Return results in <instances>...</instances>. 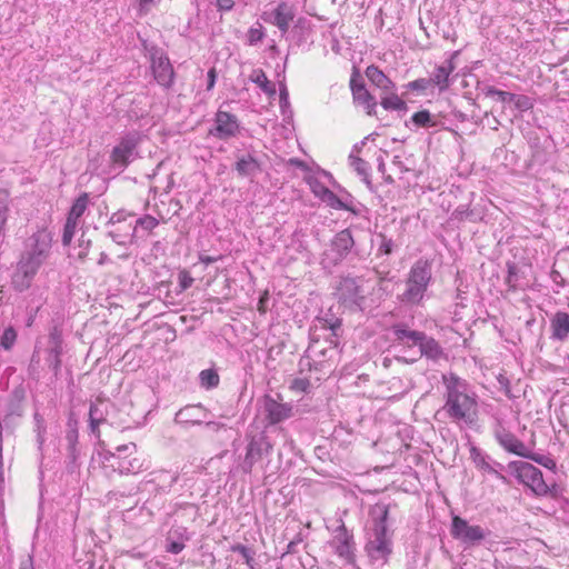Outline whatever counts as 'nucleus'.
I'll return each instance as SVG.
<instances>
[{"label":"nucleus","mask_w":569,"mask_h":569,"mask_svg":"<svg viewBox=\"0 0 569 569\" xmlns=\"http://www.w3.org/2000/svg\"><path fill=\"white\" fill-rule=\"evenodd\" d=\"M446 402L442 410L456 422L471 426L478 416L476 396L468 392V383L455 373L442 375Z\"/></svg>","instance_id":"obj_1"},{"label":"nucleus","mask_w":569,"mask_h":569,"mask_svg":"<svg viewBox=\"0 0 569 569\" xmlns=\"http://www.w3.org/2000/svg\"><path fill=\"white\" fill-rule=\"evenodd\" d=\"M389 511L390 505L383 502L376 503L370 510L373 528L372 536L366 545V550L368 556L376 561H386L392 552L391 536L387 528Z\"/></svg>","instance_id":"obj_2"},{"label":"nucleus","mask_w":569,"mask_h":569,"mask_svg":"<svg viewBox=\"0 0 569 569\" xmlns=\"http://www.w3.org/2000/svg\"><path fill=\"white\" fill-rule=\"evenodd\" d=\"M432 280V266L428 260L419 259L410 268L405 281L406 289L398 300L406 306H420Z\"/></svg>","instance_id":"obj_3"},{"label":"nucleus","mask_w":569,"mask_h":569,"mask_svg":"<svg viewBox=\"0 0 569 569\" xmlns=\"http://www.w3.org/2000/svg\"><path fill=\"white\" fill-rule=\"evenodd\" d=\"M52 244V237L46 229L38 230L26 241V248L19 262L38 272L48 259Z\"/></svg>","instance_id":"obj_4"},{"label":"nucleus","mask_w":569,"mask_h":569,"mask_svg":"<svg viewBox=\"0 0 569 569\" xmlns=\"http://www.w3.org/2000/svg\"><path fill=\"white\" fill-rule=\"evenodd\" d=\"M137 452V446L133 442L116 447V451H106L102 453L106 468L119 473H138L143 470V461L133 457Z\"/></svg>","instance_id":"obj_5"},{"label":"nucleus","mask_w":569,"mask_h":569,"mask_svg":"<svg viewBox=\"0 0 569 569\" xmlns=\"http://www.w3.org/2000/svg\"><path fill=\"white\" fill-rule=\"evenodd\" d=\"M507 467L516 479L536 496L543 497L549 493L550 488L543 480L541 470L533 465L526 461H510Z\"/></svg>","instance_id":"obj_6"},{"label":"nucleus","mask_w":569,"mask_h":569,"mask_svg":"<svg viewBox=\"0 0 569 569\" xmlns=\"http://www.w3.org/2000/svg\"><path fill=\"white\" fill-rule=\"evenodd\" d=\"M363 283L365 279L362 277H341L336 288L338 301L342 302L348 308L362 309V305L366 301Z\"/></svg>","instance_id":"obj_7"},{"label":"nucleus","mask_w":569,"mask_h":569,"mask_svg":"<svg viewBox=\"0 0 569 569\" xmlns=\"http://www.w3.org/2000/svg\"><path fill=\"white\" fill-rule=\"evenodd\" d=\"M450 533L453 539L461 543L473 547L479 546L490 536V530L479 525H471L468 520L453 516L451 520Z\"/></svg>","instance_id":"obj_8"},{"label":"nucleus","mask_w":569,"mask_h":569,"mask_svg":"<svg viewBox=\"0 0 569 569\" xmlns=\"http://www.w3.org/2000/svg\"><path fill=\"white\" fill-rule=\"evenodd\" d=\"M148 52L154 80L166 89L171 88L174 82V70L169 57L156 46L148 48Z\"/></svg>","instance_id":"obj_9"},{"label":"nucleus","mask_w":569,"mask_h":569,"mask_svg":"<svg viewBox=\"0 0 569 569\" xmlns=\"http://www.w3.org/2000/svg\"><path fill=\"white\" fill-rule=\"evenodd\" d=\"M139 137L137 133H127L113 147L110 161L114 168L124 169L137 156Z\"/></svg>","instance_id":"obj_10"},{"label":"nucleus","mask_w":569,"mask_h":569,"mask_svg":"<svg viewBox=\"0 0 569 569\" xmlns=\"http://www.w3.org/2000/svg\"><path fill=\"white\" fill-rule=\"evenodd\" d=\"M272 451V445L263 435L252 437L247 446L246 456L240 465L244 473H250L254 463Z\"/></svg>","instance_id":"obj_11"},{"label":"nucleus","mask_w":569,"mask_h":569,"mask_svg":"<svg viewBox=\"0 0 569 569\" xmlns=\"http://www.w3.org/2000/svg\"><path fill=\"white\" fill-rule=\"evenodd\" d=\"M216 127L210 130V134L224 140L234 137L239 131V122L234 114L218 110L216 113Z\"/></svg>","instance_id":"obj_12"},{"label":"nucleus","mask_w":569,"mask_h":569,"mask_svg":"<svg viewBox=\"0 0 569 569\" xmlns=\"http://www.w3.org/2000/svg\"><path fill=\"white\" fill-rule=\"evenodd\" d=\"M26 398L24 390L21 387L13 389L7 402V412L2 419L4 428L13 432L14 418H20L23 415V401Z\"/></svg>","instance_id":"obj_13"},{"label":"nucleus","mask_w":569,"mask_h":569,"mask_svg":"<svg viewBox=\"0 0 569 569\" xmlns=\"http://www.w3.org/2000/svg\"><path fill=\"white\" fill-rule=\"evenodd\" d=\"M493 436L497 442L508 452L519 457L527 456L526 445L519 440L512 432L507 430L500 422L493 429Z\"/></svg>","instance_id":"obj_14"},{"label":"nucleus","mask_w":569,"mask_h":569,"mask_svg":"<svg viewBox=\"0 0 569 569\" xmlns=\"http://www.w3.org/2000/svg\"><path fill=\"white\" fill-rule=\"evenodd\" d=\"M264 412L267 420L271 425L279 423L292 416V406L282 403L270 396L264 397Z\"/></svg>","instance_id":"obj_15"},{"label":"nucleus","mask_w":569,"mask_h":569,"mask_svg":"<svg viewBox=\"0 0 569 569\" xmlns=\"http://www.w3.org/2000/svg\"><path fill=\"white\" fill-rule=\"evenodd\" d=\"M458 54L459 51H455L450 59H448L443 64L435 68L431 77L429 78L431 86L437 87L440 92L446 91L450 87V74L456 69L453 59Z\"/></svg>","instance_id":"obj_16"},{"label":"nucleus","mask_w":569,"mask_h":569,"mask_svg":"<svg viewBox=\"0 0 569 569\" xmlns=\"http://www.w3.org/2000/svg\"><path fill=\"white\" fill-rule=\"evenodd\" d=\"M112 408V405L103 399H97L91 403L89 410V423L90 430L93 435L99 437V426L107 421L109 409Z\"/></svg>","instance_id":"obj_17"},{"label":"nucleus","mask_w":569,"mask_h":569,"mask_svg":"<svg viewBox=\"0 0 569 569\" xmlns=\"http://www.w3.org/2000/svg\"><path fill=\"white\" fill-rule=\"evenodd\" d=\"M207 416V410L201 405H188L181 408L174 416L177 425H201Z\"/></svg>","instance_id":"obj_18"},{"label":"nucleus","mask_w":569,"mask_h":569,"mask_svg":"<svg viewBox=\"0 0 569 569\" xmlns=\"http://www.w3.org/2000/svg\"><path fill=\"white\" fill-rule=\"evenodd\" d=\"M332 545L340 558L347 561L353 560L352 536L348 532L343 523L338 527Z\"/></svg>","instance_id":"obj_19"},{"label":"nucleus","mask_w":569,"mask_h":569,"mask_svg":"<svg viewBox=\"0 0 569 569\" xmlns=\"http://www.w3.org/2000/svg\"><path fill=\"white\" fill-rule=\"evenodd\" d=\"M295 9L287 2H281L272 11L271 23L277 26L281 33L284 34L288 32L290 23L295 19Z\"/></svg>","instance_id":"obj_20"},{"label":"nucleus","mask_w":569,"mask_h":569,"mask_svg":"<svg viewBox=\"0 0 569 569\" xmlns=\"http://www.w3.org/2000/svg\"><path fill=\"white\" fill-rule=\"evenodd\" d=\"M37 271L30 269L18 262L17 269L12 274V287L16 291L22 292L31 287L34 276Z\"/></svg>","instance_id":"obj_21"},{"label":"nucleus","mask_w":569,"mask_h":569,"mask_svg":"<svg viewBox=\"0 0 569 569\" xmlns=\"http://www.w3.org/2000/svg\"><path fill=\"white\" fill-rule=\"evenodd\" d=\"M355 246V240L349 229L338 232L331 241V247L337 253V259H343Z\"/></svg>","instance_id":"obj_22"},{"label":"nucleus","mask_w":569,"mask_h":569,"mask_svg":"<svg viewBox=\"0 0 569 569\" xmlns=\"http://www.w3.org/2000/svg\"><path fill=\"white\" fill-rule=\"evenodd\" d=\"M551 338L565 341L569 335V313L558 311L550 320Z\"/></svg>","instance_id":"obj_23"},{"label":"nucleus","mask_w":569,"mask_h":569,"mask_svg":"<svg viewBox=\"0 0 569 569\" xmlns=\"http://www.w3.org/2000/svg\"><path fill=\"white\" fill-rule=\"evenodd\" d=\"M420 356L426 357L429 360L438 361L446 358V353L440 343L432 337L425 335L423 339L418 345Z\"/></svg>","instance_id":"obj_24"},{"label":"nucleus","mask_w":569,"mask_h":569,"mask_svg":"<svg viewBox=\"0 0 569 569\" xmlns=\"http://www.w3.org/2000/svg\"><path fill=\"white\" fill-rule=\"evenodd\" d=\"M317 322L320 325L321 329L330 330L329 342L332 346L338 345L339 331L341 329L342 320L336 317L333 313L327 312L322 317L317 318Z\"/></svg>","instance_id":"obj_25"},{"label":"nucleus","mask_w":569,"mask_h":569,"mask_svg":"<svg viewBox=\"0 0 569 569\" xmlns=\"http://www.w3.org/2000/svg\"><path fill=\"white\" fill-rule=\"evenodd\" d=\"M366 77L377 88L381 89L382 93L396 89L392 82L377 66L371 64L366 69Z\"/></svg>","instance_id":"obj_26"},{"label":"nucleus","mask_w":569,"mask_h":569,"mask_svg":"<svg viewBox=\"0 0 569 569\" xmlns=\"http://www.w3.org/2000/svg\"><path fill=\"white\" fill-rule=\"evenodd\" d=\"M236 170L241 177H254L261 171L259 161L251 154L243 156L236 162Z\"/></svg>","instance_id":"obj_27"},{"label":"nucleus","mask_w":569,"mask_h":569,"mask_svg":"<svg viewBox=\"0 0 569 569\" xmlns=\"http://www.w3.org/2000/svg\"><path fill=\"white\" fill-rule=\"evenodd\" d=\"M352 97L356 103L362 104L366 108L367 114H376L377 101L366 88H358L353 90Z\"/></svg>","instance_id":"obj_28"},{"label":"nucleus","mask_w":569,"mask_h":569,"mask_svg":"<svg viewBox=\"0 0 569 569\" xmlns=\"http://www.w3.org/2000/svg\"><path fill=\"white\" fill-rule=\"evenodd\" d=\"M471 457H472L473 462L477 466V468H479V469H481V470H483V471H486L488 473L493 475L495 477H497L502 482H508L507 478L502 473H500L497 469H495L487 461V457L483 456L477 448H472L471 449Z\"/></svg>","instance_id":"obj_29"},{"label":"nucleus","mask_w":569,"mask_h":569,"mask_svg":"<svg viewBox=\"0 0 569 569\" xmlns=\"http://www.w3.org/2000/svg\"><path fill=\"white\" fill-rule=\"evenodd\" d=\"M393 333L396 336L397 341H411L412 346H418L426 335L422 331L409 330L401 326H395Z\"/></svg>","instance_id":"obj_30"},{"label":"nucleus","mask_w":569,"mask_h":569,"mask_svg":"<svg viewBox=\"0 0 569 569\" xmlns=\"http://www.w3.org/2000/svg\"><path fill=\"white\" fill-rule=\"evenodd\" d=\"M381 106L386 110L407 111V103L395 92L390 90L381 94Z\"/></svg>","instance_id":"obj_31"},{"label":"nucleus","mask_w":569,"mask_h":569,"mask_svg":"<svg viewBox=\"0 0 569 569\" xmlns=\"http://www.w3.org/2000/svg\"><path fill=\"white\" fill-rule=\"evenodd\" d=\"M133 224L132 222H129L126 226H118V228L110 230L108 236L117 244L126 246L129 239L133 236Z\"/></svg>","instance_id":"obj_32"},{"label":"nucleus","mask_w":569,"mask_h":569,"mask_svg":"<svg viewBox=\"0 0 569 569\" xmlns=\"http://www.w3.org/2000/svg\"><path fill=\"white\" fill-rule=\"evenodd\" d=\"M66 440L68 442L67 446V459L68 465L76 466L79 457V449L77 447L78 443V432L77 430H69L66 435Z\"/></svg>","instance_id":"obj_33"},{"label":"nucleus","mask_w":569,"mask_h":569,"mask_svg":"<svg viewBox=\"0 0 569 569\" xmlns=\"http://www.w3.org/2000/svg\"><path fill=\"white\" fill-rule=\"evenodd\" d=\"M250 80L256 83L264 93L274 94L276 87L271 83L262 69H256L250 74Z\"/></svg>","instance_id":"obj_34"},{"label":"nucleus","mask_w":569,"mask_h":569,"mask_svg":"<svg viewBox=\"0 0 569 569\" xmlns=\"http://www.w3.org/2000/svg\"><path fill=\"white\" fill-rule=\"evenodd\" d=\"M350 164L355 169V171L362 178V181L371 188V181H370V166L367 161L363 159L353 156L352 153L349 156Z\"/></svg>","instance_id":"obj_35"},{"label":"nucleus","mask_w":569,"mask_h":569,"mask_svg":"<svg viewBox=\"0 0 569 569\" xmlns=\"http://www.w3.org/2000/svg\"><path fill=\"white\" fill-rule=\"evenodd\" d=\"M88 201L89 197L87 193H82L81 196H79L73 202L72 207L70 208L67 219L78 222L79 218L84 213L87 209Z\"/></svg>","instance_id":"obj_36"},{"label":"nucleus","mask_w":569,"mask_h":569,"mask_svg":"<svg viewBox=\"0 0 569 569\" xmlns=\"http://www.w3.org/2000/svg\"><path fill=\"white\" fill-rule=\"evenodd\" d=\"M200 385L206 389L216 388L219 385L220 378L214 369H206L199 373Z\"/></svg>","instance_id":"obj_37"},{"label":"nucleus","mask_w":569,"mask_h":569,"mask_svg":"<svg viewBox=\"0 0 569 569\" xmlns=\"http://www.w3.org/2000/svg\"><path fill=\"white\" fill-rule=\"evenodd\" d=\"M17 338L18 332L12 326L4 328L3 332L0 335L1 348L6 351H10L13 348Z\"/></svg>","instance_id":"obj_38"},{"label":"nucleus","mask_w":569,"mask_h":569,"mask_svg":"<svg viewBox=\"0 0 569 569\" xmlns=\"http://www.w3.org/2000/svg\"><path fill=\"white\" fill-rule=\"evenodd\" d=\"M482 90L486 97L496 98L498 101L501 102H512L516 99L515 93L496 89L492 86H487Z\"/></svg>","instance_id":"obj_39"},{"label":"nucleus","mask_w":569,"mask_h":569,"mask_svg":"<svg viewBox=\"0 0 569 569\" xmlns=\"http://www.w3.org/2000/svg\"><path fill=\"white\" fill-rule=\"evenodd\" d=\"M411 121L417 126L421 128H430L435 127L437 122L433 120V117L428 110H421L411 117Z\"/></svg>","instance_id":"obj_40"},{"label":"nucleus","mask_w":569,"mask_h":569,"mask_svg":"<svg viewBox=\"0 0 569 569\" xmlns=\"http://www.w3.org/2000/svg\"><path fill=\"white\" fill-rule=\"evenodd\" d=\"M522 458L530 459V460L537 462L538 465H540L549 470H552V471L556 470V468H557V463L551 457L531 452L528 448H527V456H522Z\"/></svg>","instance_id":"obj_41"},{"label":"nucleus","mask_w":569,"mask_h":569,"mask_svg":"<svg viewBox=\"0 0 569 569\" xmlns=\"http://www.w3.org/2000/svg\"><path fill=\"white\" fill-rule=\"evenodd\" d=\"M322 200L332 209L350 210L349 207L346 203H343L333 191L327 188L323 189Z\"/></svg>","instance_id":"obj_42"},{"label":"nucleus","mask_w":569,"mask_h":569,"mask_svg":"<svg viewBox=\"0 0 569 569\" xmlns=\"http://www.w3.org/2000/svg\"><path fill=\"white\" fill-rule=\"evenodd\" d=\"M231 550L233 552H238L242 559L244 560L246 565L250 568V569H254V559H253V555L254 552L252 551L251 548L244 546V545H234L231 547Z\"/></svg>","instance_id":"obj_43"},{"label":"nucleus","mask_w":569,"mask_h":569,"mask_svg":"<svg viewBox=\"0 0 569 569\" xmlns=\"http://www.w3.org/2000/svg\"><path fill=\"white\" fill-rule=\"evenodd\" d=\"M264 38V29L261 23L251 27L247 32V41L249 46H254Z\"/></svg>","instance_id":"obj_44"},{"label":"nucleus","mask_w":569,"mask_h":569,"mask_svg":"<svg viewBox=\"0 0 569 569\" xmlns=\"http://www.w3.org/2000/svg\"><path fill=\"white\" fill-rule=\"evenodd\" d=\"M158 224L159 221L154 217L146 214L136 220V223L133 224V231H136L138 227L146 231H152Z\"/></svg>","instance_id":"obj_45"},{"label":"nucleus","mask_w":569,"mask_h":569,"mask_svg":"<svg viewBox=\"0 0 569 569\" xmlns=\"http://www.w3.org/2000/svg\"><path fill=\"white\" fill-rule=\"evenodd\" d=\"M33 419H34V431L37 432V442L41 447L44 442V433H46L44 419L39 412H36L33 415Z\"/></svg>","instance_id":"obj_46"},{"label":"nucleus","mask_w":569,"mask_h":569,"mask_svg":"<svg viewBox=\"0 0 569 569\" xmlns=\"http://www.w3.org/2000/svg\"><path fill=\"white\" fill-rule=\"evenodd\" d=\"M378 239L380 240L379 247H378V254H390L393 251L395 243L392 239L388 238L383 233L377 234Z\"/></svg>","instance_id":"obj_47"},{"label":"nucleus","mask_w":569,"mask_h":569,"mask_svg":"<svg viewBox=\"0 0 569 569\" xmlns=\"http://www.w3.org/2000/svg\"><path fill=\"white\" fill-rule=\"evenodd\" d=\"M77 221L67 219L64 228H63V234H62V243L64 246H69L72 241V238L74 236L76 229H77Z\"/></svg>","instance_id":"obj_48"},{"label":"nucleus","mask_w":569,"mask_h":569,"mask_svg":"<svg viewBox=\"0 0 569 569\" xmlns=\"http://www.w3.org/2000/svg\"><path fill=\"white\" fill-rule=\"evenodd\" d=\"M405 87L408 90L425 92L429 87H431V83L429 78H419L408 82Z\"/></svg>","instance_id":"obj_49"},{"label":"nucleus","mask_w":569,"mask_h":569,"mask_svg":"<svg viewBox=\"0 0 569 569\" xmlns=\"http://www.w3.org/2000/svg\"><path fill=\"white\" fill-rule=\"evenodd\" d=\"M128 217H131V214H127L124 211H117L112 213L110 217L108 224L110 226H126Z\"/></svg>","instance_id":"obj_50"},{"label":"nucleus","mask_w":569,"mask_h":569,"mask_svg":"<svg viewBox=\"0 0 569 569\" xmlns=\"http://www.w3.org/2000/svg\"><path fill=\"white\" fill-rule=\"evenodd\" d=\"M178 280H179V286H180L181 291L187 290L193 283V278L187 270H181L178 273Z\"/></svg>","instance_id":"obj_51"},{"label":"nucleus","mask_w":569,"mask_h":569,"mask_svg":"<svg viewBox=\"0 0 569 569\" xmlns=\"http://www.w3.org/2000/svg\"><path fill=\"white\" fill-rule=\"evenodd\" d=\"M358 88H366V86H365V82H363L358 69L353 68V71H352V74L350 78L351 92L353 93V90H356Z\"/></svg>","instance_id":"obj_52"},{"label":"nucleus","mask_w":569,"mask_h":569,"mask_svg":"<svg viewBox=\"0 0 569 569\" xmlns=\"http://www.w3.org/2000/svg\"><path fill=\"white\" fill-rule=\"evenodd\" d=\"M168 543L166 550L170 553L178 555L184 549V542L182 541H173L170 540V537L167 539Z\"/></svg>","instance_id":"obj_53"},{"label":"nucleus","mask_w":569,"mask_h":569,"mask_svg":"<svg viewBox=\"0 0 569 569\" xmlns=\"http://www.w3.org/2000/svg\"><path fill=\"white\" fill-rule=\"evenodd\" d=\"M159 481H162V482H168L167 487H172L177 480H178V475H170L169 472L167 471H163L159 475Z\"/></svg>","instance_id":"obj_54"},{"label":"nucleus","mask_w":569,"mask_h":569,"mask_svg":"<svg viewBox=\"0 0 569 569\" xmlns=\"http://www.w3.org/2000/svg\"><path fill=\"white\" fill-rule=\"evenodd\" d=\"M8 206L0 201V234L2 233L8 219Z\"/></svg>","instance_id":"obj_55"},{"label":"nucleus","mask_w":569,"mask_h":569,"mask_svg":"<svg viewBox=\"0 0 569 569\" xmlns=\"http://www.w3.org/2000/svg\"><path fill=\"white\" fill-rule=\"evenodd\" d=\"M513 101L516 102V107L521 110H527L531 107L529 98L526 96H516Z\"/></svg>","instance_id":"obj_56"},{"label":"nucleus","mask_w":569,"mask_h":569,"mask_svg":"<svg viewBox=\"0 0 569 569\" xmlns=\"http://www.w3.org/2000/svg\"><path fill=\"white\" fill-rule=\"evenodd\" d=\"M49 368L53 370L54 375H58L61 367V359L58 356H50L48 358Z\"/></svg>","instance_id":"obj_57"},{"label":"nucleus","mask_w":569,"mask_h":569,"mask_svg":"<svg viewBox=\"0 0 569 569\" xmlns=\"http://www.w3.org/2000/svg\"><path fill=\"white\" fill-rule=\"evenodd\" d=\"M217 7L221 11H230L234 7L233 0H217Z\"/></svg>","instance_id":"obj_58"},{"label":"nucleus","mask_w":569,"mask_h":569,"mask_svg":"<svg viewBox=\"0 0 569 569\" xmlns=\"http://www.w3.org/2000/svg\"><path fill=\"white\" fill-rule=\"evenodd\" d=\"M220 259V257H211V256H207V254H199V261L206 266H209L216 261H218Z\"/></svg>","instance_id":"obj_59"},{"label":"nucleus","mask_w":569,"mask_h":569,"mask_svg":"<svg viewBox=\"0 0 569 569\" xmlns=\"http://www.w3.org/2000/svg\"><path fill=\"white\" fill-rule=\"evenodd\" d=\"M214 81H216V71H214V69H210L208 72V86H207L208 90H211L213 88Z\"/></svg>","instance_id":"obj_60"},{"label":"nucleus","mask_w":569,"mask_h":569,"mask_svg":"<svg viewBox=\"0 0 569 569\" xmlns=\"http://www.w3.org/2000/svg\"><path fill=\"white\" fill-rule=\"evenodd\" d=\"M62 352V347L60 342H56V345L50 349L49 355L50 356H58L60 357Z\"/></svg>","instance_id":"obj_61"},{"label":"nucleus","mask_w":569,"mask_h":569,"mask_svg":"<svg viewBox=\"0 0 569 569\" xmlns=\"http://www.w3.org/2000/svg\"><path fill=\"white\" fill-rule=\"evenodd\" d=\"M280 103L281 104L288 103V90H287L286 86H282L280 88Z\"/></svg>","instance_id":"obj_62"},{"label":"nucleus","mask_w":569,"mask_h":569,"mask_svg":"<svg viewBox=\"0 0 569 569\" xmlns=\"http://www.w3.org/2000/svg\"><path fill=\"white\" fill-rule=\"evenodd\" d=\"M90 246H91V240L88 239L87 246L80 247L81 250L79 251V254H78L79 259H84L87 257Z\"/></svg>","instance_id":"obj_63"},{"label":"nucleus","mask_w":569,"mask_h":569,"mask_svg":"<svg viewBox=\"0 0 569 569\" xmlns=\"http://www.w3.org/2000/svg\"><path fill=\"white\" fill-rule=\"evenodd\" d=\"M267 300H268V293H266L263 297L260 298V300H259V308H258L260 312H264L266 311L264 303H266Z\"/></svg>","instance_id":"obj_64"}]
</instances>
